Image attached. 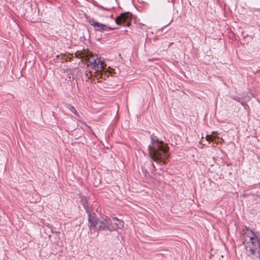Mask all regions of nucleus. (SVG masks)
Wrapping results in <instances>:
<instances>
[{
  "mask_svg": "<svg viewBox=\"0 0 260 260\" xmlns=\"http://www.w3.org/2000/svg\"><path fill=\"white\" fill-rule=\"evenodd\" d=\"M83 206L88 215V226L90 231L93 230L96 232L99 230L109 232L115 231V228L113 226L111 218L108 217L105 218L97 219L95 218V214L92 212V209L85 201H83ZM98 234L97 232L96 236Z\"/></svg>",
  "mask_w": 260,
  "mask_h": 260,
  "instance_id": "nucleus-1",
  "label": "nucleus"
},
{
  "mask_svg": "<svg viewBox=\"0 0 260 260\" xmlns=\"http://www.w3.org/2000/svg\"><path fill=\"white\" fill-rule=\"evenodd\" d=\"M148 150L150 157L156 162H165L168 148L162 141H159L156 137L151 136V144Z\"/></svg>",
  "mask_w": 260,
  "mask_h": 260,
  "instance_id": "nucleus-2",
  "label": "nucleus"
},
{
  "mask_svg": "<svg viewBox=\"0 0 260 260\" xmlns=\"http://www.w3.org/2000/svg\"><path fill=\"white\" fill-rule=\"evenodd\" d=\"M246 253L247 256L254 259L258 258L260 260V243H244Z\"/></svg>",
  "mask_w": 260,
  "mask_h": 260,
  "instance_id": "nucleus-3",
  "label": "nucleus"
},
{
  "mask_svg": "<svg viewBox=\"0 0 260 260\" xmlns=\"http://www.w3.org/2000/svg\"><path fill=\"white\" fill-rule=\"evenodd\" d=\"M242 239L243 243H259L257 235L248 228L245 226L242 231Z\"/></svg>",
  "mask_w": 260,
  "mask_h": 260,
  "instance_id": "nucleus-4",
  "label": "nucleus"
},
{
  "mask_svg": "<svg viewBox=\"0 0 260 260\" xmlns=\"http://www.w3.org/2000/svg\"><path fill=\"white\" fill-rule=\"evenodd\" d=\"M132 20V14L127 12L121 13L115 18V22L117 24H123L128 26Z\"/></svg>",
  "mask_w": 260,
  "mask_h": 260,
  "instance_id": "nucleus-5",
  "label": "nucleus"
},
{
  "mask_svg": "<svg viewBox=\"0 0 260 260\" xmlns=\"http://www.w3.org/2000/svg\"><path fill=\"white\" fill-rule=\"evenodd\" d=\"M89 23L94 28L95 31L103 32L107 29H112V28L108 27L106 25L96 22L93 18H86Z\"/></svg>",
  "mask_w": 260,
  "mask_h": 260,
  "instance_id": "nucleus-6",
  "label": "nucleus"
},
{
  "mask_svg": "<svg viewBox=\"0 0 260 260\" xmlns=\"http://www.w3.org/2000/svg\"><path fill=\"white\" fill-rule=\"evenodd\" d=\"M89 61L92 69L95 71L99 72L103 69L102 62L100 59L96 58L93 59V60H89Z\"/></svg>",
  "mask_w": 260,
  "mask_h": 260,
  "instance_id": "nucleus-7",
  "label": "nucleus"
},
{
  "mask_svg": "<svg viewBox=\"0 0 260 260\" xmlns=\"http://www.w3.org/2000/svg\"><path fill=\"white\" fill-rule=\"evenodd\" d=\"M110 218H111L112 222H114L113 226L115 228V230L116 229H121L123 228L124 222L122 220L119 219L116 217H110Z\"/></svg>",
  "mask_w": 260,
  "mask_h": 260,
  "instance_id": "nucleus-8",
  "label": "nucleus"
},
{
  "mask_svg": "<svg viewBox=\"0 0 260 260\" xmlns=\"http://www.w3.org/2000/svg\"><path fill=\"white\" fill-rule=\"evenodd\" d=\"M231 98L234 100H235L236 101L238 102H239L241 103V104L245 108V106L247 105L244 102H242L241 101V98L240 97H239V96H231Z\"/></svg>",
  "mask_w": 260,
  "mask_h": 260,
  "instance_id": "nucleus-9",
  "label": "nucleus"
},
{
  "mask_svg": "<svg viewBox=\"0 0 260 260\" xmlns=\"http://www.w3.org/2000/svg\"><path fill=\"white\" fill-rule=\"evenodd\" d=\"M67 107L68 108V109L71 112L73 113L75 115H76L77 116H79V115L77 111L76 110V109L73 106L70 105H68Z\"/></svg>",
  "mask_w": 260,
  "mask_h": 260,
  "instance_id": "nucleus-10",
  "label": "nucleus"
},
{
  "mask_svg": "<svg viewBox=\"0 0 260 260\" xmlns=\"http://www.w3.org/2000/svg\"><path fill=\"white\" fill-rule=\"evenodd\" d=\"M148 165H149V171L151 172H153L155 171V167L154 165V164L152 162V161H150L148 164Z\"/></svg>",
  "mask_w": 260,
  "mask_h": 260,
  "instance_id": "nucleus-11",
  "label": "nucleus"
},
{
  "mask_svg": "<svg viewBox=\"0 0 260 260\" xmlns=\"http://www.w3.org/2000/svg\"><path fill=\"white\" fill-rule=\"evenodd\" d=\"M206 139L208 141H210L212 140V136L210 135H207Z\"/></svg>",
  "mask_w": 260,
  "mask_h": 260,
  "instance_id": "nucleus-12",
  "label": "nucleus"
}]
</instances>
